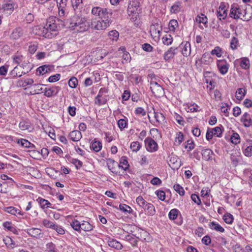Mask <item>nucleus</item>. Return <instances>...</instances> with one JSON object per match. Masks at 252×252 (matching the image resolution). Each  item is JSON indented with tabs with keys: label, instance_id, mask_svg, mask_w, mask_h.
Instances as JSON below:
<instances>
[{
	"label": "nucleus",
	"instance_id": "obj_21",
	"mask_svg": "<svg viewBox=\"0 0 252 252\" xmlns=\"http://www.w3.org/2000/svg\"><path fill=\"white\" fill-rule=\"evenodd\" d=\"M36 201L38 202V203L40 205V207L42 209H45V208H53V207L51 206V203L48 201L47 200H46L45 199H43L40 197H39Z\"/></svg>",
	"mask_w": 252,
	"mask_h": 252
},
{
	"label": "nucleus",
	"instance_id": "obj_11",
	"mask_svg": "<svg viewBox=\"0 0 252 252\" xmlns=\"http://www.w3.org/2000/svg\"><path fill=\"white\" fill-rule=\"evenodd\" d=\"M108 92V90L107 89L105 88H101L98 92V94L95 98V103L97 104L98 105H102L106 103L107 100V99H100V97H102V94H106Z\"/></svg>",
	"mask_w": 252,
	"mask_h": 252
},
{
	"label": "nucleus",
	"instance_id": "obj_13",
	"mask_svg": "<svg viewBox=\"0 0 252 252\" xmlns=\"http://www.w3.org/2000/svg\"><path fill=\"white\" fill-rule=\"evenodd\" d=\"M239 63L242 68L244 69L247 70L250 68V62L248 58L243 57L239 59L236 60L235 61V63Z\"/></svg>",
	"mask_w": 252,
	"mask_h": 252
},
{
	"label": "nucleus",
	"instance_id": "obj_6",
	"mask_svg": "<svg viewBox=\"0 0 252 252\" xmlns=\"http://www.w3.org/2000/svg\"><path fill=\"white\" fill-rule=\"evenodd\" d=\"M162 30L161 26L158 22L153 23L150 26V32L151 35L154 38H159L160 36V33Z\"/></svg>",
	"mask_w": 252,
	"mask_h": 252
},
{
	"label": "nucleus",
	"instance_id": "obj_59",
	"mask_svg": "<svg viewBox=\"0 0 252 252\" xmlns=\"http://www.w3.org/2000/svg\"><path fill=\"white\" fill-rule=\"evenodd\" d=\"M70 162L75 166L77 169L81 168L83 165L82 162L76 158H72Z\"/></svg>",
	"mask_w": 252,
	"mask_h": 252
},
{
	"label": "nucleus",
	"instance_id": "obj_19",
	"mask_svg": "<svg viewBox=\"0 0 252 252\" xmlns=\"http://www.w3.org/2000/svg\"><path fill=\"white\" fill-rule=\"evenodd\" d=\"M68 137L73 141L77 142L82 138V134L79 130H73L70 132Z\"/></svg>",
	"mask_w": 252,
	"mask_h": 252
},
{
	"label": "nucleus",
	"instance_id": "obj_12",
	"mask_svg": "<svg viewBox=\"0 0 252 252\" xmlns=\"http://www.w3.org/2000/svg\"><path fill=\"white\" fill-rule=\"evenodd\" d=\"M169 165L174 170H177L181 165V159L177 156H171L168 162Z\"/></svg>",
	"mask_w": 252,
	"mask_h": 252
},
{
	"label": "nucleus",
	"instance_id": "obj_47",
	"mask_svg": "<svg viewBox=\"0 0 252 252\" xmlns=\"http://www.w3.org/2000/svg\"><path fill=\"white\" fill-rule=\"evenodd\" d=\"M72 227L76 231H80L81 223L77 220H74L71 223Z\"/></svg>",
	"mask_w": 252,
	"mask_h": 252
},
{
	"label": "nucleus",
	"instance_id": "obj_31",
	"mask_svg": "<svg viewBox=\"0 0 252 252\" xmlns=\"http://www.w3.org/2000/svg\"><path fill=\"white\" fill-rule=\"evenodd\" d=\"M209 227L211 229L215 230L217 231L220 232H223L224 231V229L218 223L215 221L210 222L209 224Z\"/></svg>",
	"mask_w": 252,
	"mask_h": 252
},
{
	"label": "nucleus",
	"instance_id": "obj_32",
	"mask_svg": "<svg viewBox=\"0 0 252 252\" xmlns=\"http://www.w3.org/2000/svg\"><path fill=\"white\" fill-rule=\"evenodd\" d=\"M136 203L138 205L144 210L149 205L150 203L147 202L141 196H139L136 199Z\"/></svg>",
	"mask_w": 252,
	"mask_h": 252
},
{
	"label": "nucleus",
	"instance_id": "obj_42",
	"mask_svg": "<svg viewBox=\"0 0 252 252\" xmlns=\"http://www.w3.org/2000/svg\"><path fill=\"white\" fill-rule=\"evenodd\" d=\"M184 139V135L182 132H178L176 133V136L175 140V144L179 146L181 144Z\"/></svg>",
	"mask_w": 252,
	"mask_h": 252
},
{
	"label": "nucleus",
	"instance_id": "obj_18",
	"mask_svg": "<svg viewBox=\"0 0 252 252\" xmlns=\"http://www.w3.org/2000/svg\"><path fill=\"white\" fill-rule=\"evenodd\" d=\"M71 4L75 12H81L83 8V3L82 0H71Z\"/></svg>",
	"mask_w": 252,
	"mask_h": 252
},
{
	"label": "nucleus",
	"instance_id": "obj_56",
	"mask_svg": "<svg viewBox=\"0 0 252 252\" xmlns=\"http://www.w3.org/2000/svg\"><path fill=\"white\" fill-rule=\"evenodd\" d=\"M154 117L156 119L158 123H162L164 121L165 117L164 115L160 113L154 112Z\"/></svg>",
	"mask_w": 252,
	"mask_h": 252
},
{
	"label": "nucleus",
	"instance_id": "obj_15",
	"mask_svg": "<svg viewBox=\"0 0 252 252\" xmlns=\"http://www.w3.org/2000/svg\"><path fill=\"white\" fill-rule=\"evenodd\" d=\"M27 233L29 235L36 238H42L43 235V234L41 233V230L37 228L28 229Z\"/></svg>",
	"mask_w": 252,
	"mask_h": 252
},
{
	"label": "nucleus",
	"instance_id": "obj_35",
	"mask_svg": "<svg viewBox=\"0 0 252 252\" xmlns=\"http://www.w3.org/2000/svg\"><path fill=\"white\" fill-rule=\"evenodd\" d=\"M246 94V91L243 88H239L237 89L236 92V97L239 100H242L243 99Z\"/></svg>",
	"mask_w": 252,
	"mask_h": 252
},
{
	"label": "nucleus",
	"instance_id": "obj_10",
	"mask_svg": "<svg viewBox=\"0 0 252 252\" xmlns=\"http://www.w3.org/2000/svg\"><path fill=\"white\" fill-rule=\"evenodd\" d=\"M217 64L218 68L221 74L224 75L227 73L229 68V64L225 60H218Z\"/></svg>",
	"mask_w": 252,
	"mask_h": 252
},
{
	"label": "nucleus",
	"instance_id": "obj_51",
	"mask_svg": "<svg viewBox=\"0 0 252 252\" xmlns=\"http://www.w3.org/2000/svg\"><path fill=\"white\" fill-rule=\"evenodd\" d=\"M173 188L174 190L178 192L181 196H183L185 194V191L183 188L179 184H175Z\"/></svg>",
	"mask_w": 252,
	"mask_h": 252
},
{
	"label": "nucleus",
	"instance_id": "obj_38",
	"mask_svg": "<svg viewBox=\"0 0 252 252\" xmlns=\"http://www.w3.org/2000/svg\"><path fill=\"white\" fill-rule=\"evenodd\" d=\"M93 225L88 221H83L81 223V229L85 231H90L93 229Z\"/></svg>",
	"mask_w": 252,
	"mask_h": 252
},
{
	"label": "nucleus",
	"instance_id": "obj_46",
	"mask_svg": "<svg viewBox=\"0 0 252 252\" xmlns=\"http://www.w3.org/2000/svg\"><path fill=\"white\" fill-rule=\"evenodd\" d=\"M141 147V145L138 141L133 142L131 143L130 148L133 152H137Z\"/></svg>",
	"mask_w": 252,
	"mask_h": 252
},
{
	"label": "nucleus",
	"instance_id": "obj_5",
	"mask_svg": "<svg viewBox=\"0 0 252 252\" xmlns=\"http://www.w3.org/2000/svg\"><path fill=\"white\" fill-rule=\"evenodd\" d=\"M144 142L147 151L153 153L158 150V146L157 143L151 137H147Z\"/></svg>",
	"mask_w": 252,
	"mask_h": 252
},
{
	"label": "nucleus",
	"instance_id": "obj_14",
	"mask_svg": "<svg viewBox=\"0 0 252 252\" xmlns=\"http://www.w3.org/2000/svg\"><path fill=\"white\" fill-rule=\"evenodd\" d=\"M139 8V3L137 1H130L127 7L128 13L130 14L137 13Z\"/></svg>",
	"mask_w": 252,
	"mask_h": 252
},
{
	"label": "nucleus",
	"instance_id": "obj_8",
	"mask_svg": "<svg viewBox=\"0 0 252 252\" xmlns=\"http://www.w3.org/2000/svg\"><path fill=\"white\" fill-rule=\"evenodd\" d=\"M227 15V9L224 2H221L217 11V16L219 20L225 19Z\"/></svg>",
	"mask_w": 252,
	"mask_h": 252
},
{
	"label": "nucleus",
	"instance_id": "obj_33",
	"mask_svg": "<svg viewBox=\"0 0 252 252\" xmlns=\"http://www.w3.org/2000/svg\"><path fill=\"white\" fill-rule=\"evenodd\" d=\"M108 243V245L112 248H114L118 250H121L123 248V246L121 243L116 240L112 239L109 240Z\"/></svg>",
	"mask_w": 252,
	"mask_h": 252
},
{
	"label": "nucleus",
	"instance_id": "obj_52",
	"mask_svg": "<svg viewBox=\"0 0 252 252\" xmlns=\"http://www.w3.org/2000/svg\"><path fill=\"white\" fill-rule=\"evenodd\" d=\"M169 29L171 31H174L176 28L178 26V23L176 20H171L168 24Z\"/></svg>",
	"mask_w": 252,
	"mask_h": 252
},
{
	"label": "nucleus",
	"instance_id": "obj_30",
	"mask_svg": "<svg viewBox=\"0 0 252 252\" xmlns=\"http://www.w3.org/2000/svg\"><path fill=\"white\" fill-rule=\"evenodd\" d=\"M50 71L49 65H43L39 66L36 69V72L39 75H43Z\"/></svg>",
	"mask_w": 252,
	"mask_h": 252
},
{
	"label": "nucleus",
	"instance_id": "obj_48",
	"mask_svg": "<svg viewBox=\"0 0 252 252\" xmlns=\"http://www.w3.org/2000/svg\"><path fill=\"white\" fill-rule=\"evenodd\" d=\"M231 141L234 144H237L240 142V138L239 135L237 133H233L230 138Z\"/></svg>",
	"mask_w": 252,
	"mask_h": 252
},
{
	"label": "nucleus",
	"instance_id": "obj_41",
	"mask_svg": "<svg viewBox=\"0 0 252 252\" xmlns=\"http://www.w3.org/2000/svg\"><path fill=\"white\" fill-rule=\"evenodd\" d=\"M119 209L124 213H127L128 214H130L132 212L131 208L125 204H120L119 205Z\"/></svg>",
	"mask_w": 252,
	"mask_h": 252
},
{
	"label": "nucleus",
	"instance_id": "obj_24",
	"mask_svg": "<svg viewBox=\"0 0 252 252\" xmlns=\"http://www.w3.org/2000/svg\"><path fill=\"white\" fill-rule=\"evenodd\" d=\"M182 48V54L185 57L189 56L191 52V48L190 44L189 42H187L184 45H183V43L180 45Z\"/></svg>",
	"mask_w": 252,
	"mask_h": 252
},
{
	"label": "nucleus",
	"instance_id": "obj_3",
	"mask_svg": "<svg viewBox=\"0 0 252 252\" xmlns=\"http://www.w3.org/2000/svg\"><path fill=\"white\" fill-rule=\"evenodd\" d=\"M111 18H103L99 20H93L92 21L91 27L97 30L105 29L112 22Z\"/></svg>",
	"mask_w": 252,
	"mask_h": 252
},
{
	"label": "nucleus",
	"instance_id": "obj_62",
	"mask_svg": "<svg viewBox=\"0 0 252 252\" xmlns=\"http://www.w3.org/2000/svg\"><path fill=\"white\" fill-rule=\"evenodd\" d=\"M42 223H43V225L47 228L53 229V227H55L54 226L55 224L54 223V222H53L52 221H51L48 220L44 219L43 220Z\"/></svg>",
	"mask_w": 252,
	"mask_h": 252
},
{
	"label": "nucleus",
	"instance_id": "obj_26",
	"mask_svg": "<svg viewBox=\"0 0 252 252\" xmlns=\"http://www.w3.org/2000/svg\"><path fill=\"white\" fill-rule=\"evenodd\" d=\"M43 85H44L41 84L32 85V86H31L32 91L30 92V94H35L43 92L42 86Z\"/></svg>",
	"mask_w": 252,
	"mask_h": 252
},
{
	"label": "nucleus",
	"instance_id": "obj_17",
	"mask_svg": "<svg viewBox=\"0 0 252 252\" xmlns=\"http://www.w3.org/2000/svg\"><path fill=\"white\" fill-rule=\"evenodd\" d=\"M23 34V30L20 27H18L13 30L11 34L10 37L14 40H17L22 37Z\"/></svg>",
	"mask_w": 252,
	"mask_h": 252
},
{
	"label": "nucleus",
	"instance_id": "obj_43",
	"mask_svg": "<svg viewBox=\"0 0 252 252\" xmlns=\"http://www.w3.org/2000/svg\"><path fill=\"white\" fill-rule=\"evenodd\" d=\"M252 18V13L251 10H245V11L243 15V18L241 19L245 21H250Z\"/></svg>",
	"mask_w": 252,
	"mask_h": 252
},
{
	"label": "nucleus",
	"instance_id": "obj_55",
	"mask_svg": "<svg viewBox=\"0 0 252 252\" xmlns=\"http://www.w3.org/2000/svg\"><path fill=\"white\" fill-rule=\"evenodd\" d=\"M13 6L12 3L5 2L2 5L1 9L4 11H7L10 12L12 11L13 9Z\"/></svg>",
	"mask_w": 252,
	"mask_h": 252
},
{
	"label": "nucleus",
	"instance_id": "obj_45",
	"mask_svg": "<svg viewBox=\"0 0 252 252\" xmlns=\"http://www.w3.org/2000/svg\"><path fill=\"white\" fill-rule=\"evenodd\" d=\"M179 213V210L177 209H173L170 210L168 214V217L170 220H175Z\"/></svg>",
	"mask_w": 252,
	"mask_h": 252
},
{
	"label": "nucleus",
	"instance_id": "obj_34",
	"mask_svg": "<svg viewBox=\"0 0 252 252\" xmlns=\"http://www.w3.org/2000/svg\"><path fill=\"white\" fill-rule=\"evenodd\" d=\"M119 167L120 168H122L124 170H126L127 169H128L129 167V164L127 160H126V157L123 156L121 158Z\"/></svg>",
	"mask_w": 252,
	"mask_h": 252
},
{
	"label": "nucleus",
	"instance_id": "obj_23",
	"mask_svg": "<svg viewBox=\"0 0 252 252\" xmlns=\"http://www.w3.org/2000/svg\"><path fill=\"white\" fill-rule=\"evenodd\" d=\"M203 158L205 160H209L212 159L213 152L210 149L203 150L201 153Z\"/></svg>",
	"mask_w": 252,
	"mask_h": 252
},
{
	"label": "nucleus",
	"instance_id": "obj_50",
	"mask_svg": "<svg viewBox=\"0 0 252 252\" xmlns=\"http://www.w3.org/2000/svg\"><path fill=\"white\" fill-rule=\"evenodd\" d=\"M17 143L20 145L21 146L29 148V145H31V142L28 140L21 138L20 139H18L17 141Z\"/></svg>",
	"mask_w": 252,
	"mask_h": 252
},
{
	"label": "nucleus",
	"instance_id": "obj_60",
	"mask_svg": "<svg viewBox=\"0 0 252 252\" xmlns=\"http://www.w3.org/2000/svg\"><path fill=\"white\" fill-rule=\"evenodd\" d=\"M47 252H56V246L52 242L48 243L46 244Z\"/></svg>",
	"mask_w": 252,
	"mask_h": 252
},
{
	"label": "nucleus",
	"instance_id": "obj_25",
	"mask_svg": "<svg viewBox=\"0 0 252 252\" xmlns=\"http://www.w3.org/2000/svg\"><path fill=\"white\" fill-rule=\"evenodd\" d=\"M178 50V48L170 47L166 52L165 53L164 58L166 61L169 60L171 58H173L176 54V51Z\"/></svg>",
	"mask_w": 252,
	"mask_h": 252
},
{
	"label": "nucleus",
	"instance_id": "obj_20",
	"mask_svg": "<svg viewBox=\"0 0 252 252\" xmlns=\"http://www.w3.org/2000/svg\"><path fill=\"white\" fill-rule=\"evenodd\" d=\"M61 88L59 86H53L52 87L49 88L48 92L45 94V96L48 97L55 96L58 94Z\"/></svg>",
	"mask_w": 252,
	"mask_h": 252
},
{
	"label": "nucleus",
	"instance_id": "obj_44",
	"mask_svg": "<svg viewBox=\"0 0 252 252\" xmlns=\"http://www.w3.org/2000/svg\"><path fill=\"white\" fill-rule=\"evenodd\" d=\"M108 36L112 40L117 41L119 38V33L117 31L112 30L109 32Z\"/></svg>",
	"mask_w": 252,
	"mask_h": 252
},
{
	"label": "nucleus",
	"instance_id": "obj_40",
	"mask_svg": "<svg viewBox=\"0 0 252 252\" xmlns=\"http://www.w3.org/2000/svg\"><path fill=\"white\" fill-rule=\"evenodd\" d=\"M162 42L164 45H170L173 42V38L170 34H166L162 38Z\"/></svg>",
	"mask_w": 252,
	"mask_h": 252
},
{
	"label": "nucleus",
	"instance_id": "obj_2",
	"mask_svg": "<svg viewBox=\"0 0 252 252\" xmlns=\"http://www.w3.org/2000/svg\"><path fill=\"white\" fill-rule=\"evenodd\" d=\"M66 25L72 30H76L79 32H83L88 30L90 27L86 18L80 14L75 12V15L66 22Z\"/></svg>",
	"mask_w": 252,
	"mask_h": 252
},
{
	"label": "nucleus",
	"instance_id": "obj_49",
	"mask_svg": "<svg viewBox=\"0 0 252 252\" xmlns=\"http://www.w3.org/2000/svg\"><path fill=\"white\" fill-rule=\"evenodd\" d=\"M188 111L191 112L198 111V108L199 106L195 103H190L187 104Z\"/></svg>",
	"mask_w": 252,
	"mask_h": 252
},
{
	"label": "nucleus",
	"instance_id": "obj_22",
	"mask_svg": "<svg viewBox=\"0 0 252 252\" xmlns=\"http://www.w3.org/2000/svg\"><path fill=\"white\" fill-rule=\"evenodd\" d=\"M102 147L101 142L99 141H97L96 139L92 142L90 148L95 152L100 151Z\"/></svg>",
	"mask_w": 252,
	"mask_h": 252
},
{
	"label": "nucleus",
	"instance_id": "obj_28",
	"mask_svg": "<svg viewBox=\"0 0 252 252\" xmlns=\"http://www.w3.org/2000/svg\"><path fill=\"white\" fill-rule=\"evenodd\" d=\"M19 126L22 130H28L31 128V124L29 120H23L20 122Z\"/></svg>",
	"mask_w": 252,
	"mask_h": 252
},
{
	"label": "nucleus",
	"instance_id": "obj_61",
	"mask_svg": "<svg viewBox=\"0 0 252 252\" xmlns=\"http://www.w3.org/2000/svg\"><path fill=\"white\" fill-rule=\"evenodd\" d=\"M61 75L60 74H56L49 77L48 81L49 82L53 83L58 81L60 80Z\"/></svg>",
	"mask_w": 252,
	"mask_h": 252
},
{
	"label": "nucleus",
	"instance_id": "obj_7",
	"mask_svg": "<svg viewBox=\"0 0 252 252\" xmlns=\"http://www.w3.org/2000/svg\"><path fill=\"white\" fill-rule=\"evenodd\" d=\"M150 86V89L155 95L159 96L164 94L163 89L157 82L151 81Z\"/></svg>",
	"mask_w": 252,
	"mask_h": 252
},
{
	"label": "nucleus",
	"instance_id": "obj_16",
	"mask_svg": "<svg viewBox=\"0 0 252 252\" xmlns=\"http://www.w3.org/2000/svg\"><path fill=\"white\" fill-rule=\"evenodd\" d=\"M241 122L245 127H248L252 125V119L249 114L245 113L241 118Z\"/></svg>",
	"mask_w": 252,
	"mask_h": 252
},
{
	"label": "nucleus",
	"instance_id": "obj_54",
	"mask_svg": "<svg viewBox=\"0 0 252 252\" xmlns=\"http://www.w3.org/2000/svg\"><path fill=\"white\" fill-rule=\"evenodd\" d=\"M223 219L224 221L228 224H231L233 221V217L231 214L229 213L225 214Z\"/></svg>",
	"mask_w": 252,
	"mask_h": 252
},
{
	"label": "nucleus",
	"instance_id": "obj_39",
	"mask_svg": "<svg viewBox=\"0 0 252 252\" xmlns=\"http://www.w3.org/2000/svg\"><path fill=\"white\" fill-rule=\"evenodd\" d=\"M207 19V16L202 13L197 15L196 17V22L200 24H206L208 22Z\"/></svg>",
	"mask_w": 252,
	"mask_h": 252
},
{
	"label": "nucleus",
	"instance_id": "obj_53",
	"mask_svg": "<svg viewBox=\"0 0 252 252\" xmlns=\"http://www.w3.org/2000/svg\"><path fill=\"white\" fill-rule=\"evenodd\" d=\"M222 49L220 47L217 46L211 51V54L212 55H216L218 57H220L222 56Z\"/></svg>",
	"mask_w": 252,
	"mask_h": 252
},
{
	"label": "nucleus",
	"instance_id": "obj_64",
	"mask_svg": "<svg viewBox=\"0 0 252 252\" xmlns=\"http://www.w3.org/2000/svg\"><path fill=\"white\" fill-rule=\"evenodd\" d=\"M118 125L121 129H123L126 127L127 123L125 119H121L118 121Z\"/></svg>",
	"mask_w": 252,
	"mask_h": 252
},
{
	"label": "nucleus",
	"instance_id": "obj_58",
	"mask_svg": "<svg viewBox=\"0 0 252 252\" xmlns=\"http://www.w3.org/2000/svg\"><path fill=\"white\" fill-rule=\"evenodd\" d=\"M238 44V40L235 37H233L232 38L230 42V47L232 50H235L237 48Z\"/></svg>",
	"mask_w": 252,
	"mask_h": 252
},
{
	"label": "nucleus",
	"instance_id": "obj_57",
	"mask_svg": "<svg viewBox=\"0 0 252 252\" xmlns=\"http://www.w3.org/2000/svg\"><path fill=\"white\" fill-rule=\"evenodd\" d=\"M78 84V80L75 77L71 78L68 81V85L71 88H75Z\"/></svg>",
	"mask_w": 252,
	"mask_h": 252
},
{
	"label": "nucleus",
	"instance_id": "obj_4",
	"mask_svg": "<svg viewBox=\"0 0 252 252\" xmlns=\"http://www.w3.org/2000/svg\"><path fill=\"white\" fill-rule=\"evenodd\" d=\"M93 15L98 16L99 18H111L112 13L111 10L108 11L106 8H101L99 7H94L92 10Z\"/></svg>",
	"mask_w": 252,
	"mask_h": 252
},
{
	"label": "nucleus",
	"instance_id": "obj_9",
	"mask_svg": "<svg viewBox=\"0 0 252 252\" xmlns=\"http://www.w3.org/2000/svg\"><path fill=\"white\" fill-rule=\"evenodd\" d=\"M245 9H243L239 7L232 6L230 9L229 16L235 19L241 18Z\"/></svg>",
	"mask_w": 252,
	"mask_h": 252
},
{
	"label": "nucleus",
	"instance_id": "obj_27",
	"mask_svg": "<svg viewBox=\"0 0 252 252\" xmlns=\"http://www.w3.org/2000/svg\"><path fill=\"white\" fill-rule=\"evenodd\" d=\"M244 154L247 157H251L252 156V140H249L247 141L246 148L244 151Z\"/></svg>",
	"mask_w": 252,
	"mask_h": 252
},
{
	"label": "nucleus",
	"instance_id": "obj_63",
	"mask_svg": "<svg viewBox=\"0 0 252 252\" xmlns=\"http://www.w3.org/2000/svg\"><path fill=\"white\" fill-rule=\"evenodd\" d=\"M212 131H213L214 135H217V136L219 137L221 136L222 130L220 126H217L212 129Z\"/></svg>",
	"mask_w": 252,
	"mask_h": 252
},
{
	"label": "nucleus",
	"instance_id": "obj_36",
	"mask_svg": "<svg viewBox=\"0 0 252 252\" xmlns=\"http://www.w3.org/2000/svg\"><path fill=\"white\" fill-rule=\"evenodd\" d=\"M144 211L146 212L148 216H153L156 213V210L154 206L149 203V205L146 207Z\"/></svg>",
	"mask_w": 252,
	"mask_h": 252
},
{
	"label": "nucleus",
	"instance_id": "obj_1",
	"mask_svg": "<svg viewBox=\"0 0 252 252\" xmlns=\"http://www.w3.org/2000/svg\"><path fill=\"white\" fill-rule=\"evenodd\" d=\"M64 22L59 18L52 16L47 19L45 26L38 28V34L48 38H52L57 34L61 25L63 26Z\"/></svg>",
	"mask_w": 252,
	"mask_h": 252
},
{
	"label": "nucleus",
	"instance_id": "obj_29",
	"mask_svg": "<svg viewBox=\"0 0 252 252\" xmlns=\"http://www.w3.org/2000/svg\"><path fill=\"white\" fill-rule=\"evenodd\" d=\"M20 68L17 66H16L14 69L10 72V74L12 76V78H16L22 76L23 74H25L26 73L23 71L20 72L19 71Z\"/></svg>",
	"mask_w": 252,
	"mask_h": 252
},
{
	"label": "nucleus",
	"instance_id": "obj_37",
	"mask_svg": "<svg viewBox=\"0 0 252 252\" xmlns=\"http://www.w3.org/2000/svg\"><path fill=\"white\" fill-rule=\"evenodd\" d=\"M3 241L7 247H10L11 248H14L15 246V242L9 237L7 236L3 238Z\"/></svg>",
	"mask_w": 252,
	"mask_h": 252
}]
</instances>
